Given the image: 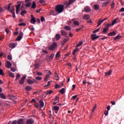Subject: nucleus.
I'll list each match as a JSON object with an SVG mask.
<instances>
[{
  "label": "nucleus",
  "instance_id": "f257e3e1",
  "mask_svg": "<svg viewBox=\"0 0 124 124\" xmlns=\"http://www.w3.org/2000/svg\"><path fill=\"white\" fill-rule=\"evenodd\" d=\"M64 5L62 4H59L56 6L55 7V11L58 13H62L64 10Z\"/></svg>",
  "mask_w": 124,
  "mask_h": 124
},
{
  "label": "nucleus",
  "instance_id": "f03ea898",
  "mask_svg": "<svg viewBox=\"0 0 124 124\" xmlns=\"http://www.w3.org/2000/svg\"><path fill=\"white\" fill-rule=\"evenodd\" d=\"M57 46V44L56 42H54L51 46L48 47V49L51 51L54 50Z\"/></svg>",
  "mask_w": 124,
  "mask_h": 124
},
{
  "label": "nucleus",
  "instance_id": "7ed1b4c3",
  "mask_svg": "<svg viewBox=\"0 0 124 124\" xmlns=\"http://www.w3.org/2000/svg\"><path fill=\"white\" fill-rule=\"evenodd\" d=\"M110 27V25L108 23L107 25L106 26L105 28H104L103 30V31L101 32L102 34H106L107 31H108L109 30V27Z\"/></svg>",
  "mask_w": 124,
  "mask_h": 124
},
{
  "label": "nucleus",
  "instance_id": "20e7f679",
  "mask_svg": "<svg viewBox=\"0 0 124 124\" xmlns=\"http://www.w3.org/2000/svg\"><path fill=\"white\" fill-rule=\"evenodd\" d=\"M23 36V32L21 31L19 34V35L18 36V37L16 38V40L18 41H20L22 39Z\"/></svg>",
  "mask_w": 124,
  "mask_h": 124
},
{
  "label": "nucleus",
  "instance_id": "39448f33",
  "mask_svg": "<svg viewBox=\"0 0 124 124\" xmlns=\"http://www.w3.org/2000/svg\"><path fill=\"white\" fill-rule=\"evenodd\" d=\"M30 22L32 24H35L36 22V20L35 18V17L33 16V15H31V21H30Z\"/></svg>",
  "mask_w": 124,
  "mask_h": 124
},
{
  "label": "nucleus",
  "instance_id": "423d86ee",
  "mask_svg": "<svg viewBox=\"0 0 124 124\" xmlns=\"http://www.w3.org/2000/svg\"><path fill=\"white\" fill-rule=\"evenodd\" d=\"M34 123V121L33 120V119L32 118H31L30 119H28L26 121V124H33Z\"/></svg>",
  "mask_w": 124,
  "mask_h": 124
},
{
  "label": "nucleus",
  "instance_id": "0eeeda50",
  "mask_svg": "<svg viewBox=\"0 0 124 124\" xmlns=\"http://www.w3.org/2000/svg\"><path fill=\"white\" fill-rule=\"evenodd\" d=\"M12 66L11 62L10 61H7V62L5 63V66L7 68H10L11 66Z\"/></svg>",
  "mask_w": 124,
  "mask_h": 124
},
{
  "label": "nucleus",
  "instance_id": "6e6552de",
  "mask_svg": "<svg viewBox=\"0 0 124 124\" xmlns=\"http://www.w3.org/2000/svg\"><path fill=\"white\" fill-rule=\"evenodd\" d=\"M55 38L57 41H59L61 39V34L59 33L56 34V35L55 36Z\"/></svg>",
  "mask_w": 124,
  "mask_h": 124
},
{
  "label": "nucleus",
  "instance_id": "1a4fd4ad",
  "mask_svg": "<svg viewBox=\"0 0 124 124\" xmlns=\"http://www.w3.org/2000/svg\"><path fill=\"white\" fill-rule=\"evenodd\" d=\"M91 39L92 41H94L96 38V34H93L91 35Z\"/></svg>",
  "mask_w": 124,
  "mask_h": 124
},
{
  "label": "nucleus",
  "instance_id": "9d476101",
  "mask_svg": "<svg viewBox=\"0 0 124 124\" xmlns=\"http://www.w3.org/2000/svg\"><path fill=\"white\" fill-rule=\"evenodd\" d=\"M53 109L55 110L56 111L55 112V114H58V112L59 111V110L60 109V107L58 106H54L53 107Z\"/></svg>",
  "mask_w": 124,
  "mask_h": 124
},
{
  "label": "nucleus",
  "instance_id": "9b49d317",
  "mask_svg": "<svg viewBox=\"0 0 124 124\" xmlns=\"http://www.w3.org/2000/svg\"><path fill=\"white\" fill-rule=\"evenodd\" d=\"M84 11L85 12L89 13L91 11V7L89 6H86L84 7Z\"/></svg>",
  "mask_w": 124,
  "mask_h": 124
},
{
  "label": "nucleus",
  "instance_id": "f8f14e48",
  "mask_svg": "<svg viewBox=\"0 0 124 124\" xmlns=\"http://www.w3.org/2000/svg\"><path fill=\"white\" fill-rule=\"evenodd\" d=\"M110 2V0H107V1H105L103 3V4H102V7H106V6H107V5H108V4Z\"/></svg>",
  "mask_w": 124,
  "mask_h": 124
},
{
  "label": "nucleus",
  "instance_id": "ddd939ff",
  "mask_svg": "<svg viewBox=\"0 0 124 124\" xmlns=\"http://www.w3.org/2000/svg\"><path fill=\"white\" fill-rule=\"evenodd\" d=\"M26 77H23L19 81L20 84H24L25 82V79H26Z\"/></svg>",
  "mask_w": 124,
  "mask_h": 124
},
{
  "label": "nucleus",
  "instance_id": "4468645a",
  "mask_svg": "<svg viewBox=\"0 0 124 124\" xmlns=\"http://www.w3.org/2000/svg\"><path fill=\"white\" fill-rule=\"evenodd\" d=\"M122 38V36L120 35H117L114 38V41H118L119 40H120V39H121Z\"/></svg>",
  "mask_w": 124,
  "mask_h": 124
},
{
  "label": "nucleus",
  "instance_id": "2eb2a0df",
  "mask_svg": "<svg viewBox=\"0 0 124 124\" xmlns=\"http://www.w3.org/2000/svg\"><path fill=\"white\" fill-rule=\"evenodd\" d=\"M35 82H37L35 80H32L31 79H29L27 80V82H28V84H34Z\"/></svg>",
  "mask_w": 124,
  "mask_h": 124
},
{
  "label": "nucleus",
  "instance_id": "dca6fc26",
  "mask_svg": "<svg viewBox=\"0 0 124 124\" xmlns=\"http://www.w3.org/2000/svg\"><path fill=\"white\" fill-rule=\"evenodd\" d=\"M96 106H95L93 107V109H92V112H91V115H90V119H92V117H93V113L94 112V110L96 109Z\"/></svg>",
  "mask_w": 124,
  "mask_h": 124
},
{
  "label": "nucleus",
  "instance_id": "f3484780",
  "mask_svg": "<svg viewBox=\"0 0 124 124\" xmlns=\"http://www.w3.org/2000/svg\"><path fill=\"white\" fill-rule=\"evenodd\" d=\"M116 35V32L114 31H112V32H109L108 34V36H114L115 35Z\"/></svg>",
  "mask_w": 124,
  "mask_h": 124
},
{
  "label": "nucleus",
  "instance_id": "a211bd4d",
  "mask_svg": "<svg viewBox=\"0 0 124 124\" xmlns=\"http://www.w3.org/2000/svg\"><path fill=\"white\" fill-rule=\"evenodd\" d=\"M83 19L88 20L90 19V16L89 15H85L83 17Z\"/></svg>",
  "mask_w": 124,
  "mask_h": 124
},
{
  "label": "nucleus",
  "instance_id": "6ab92c4d",
  "mask_svg": "<svg viewBox=\"0 0 124 124\" xmlns=\"http://www.w3.org/2000/svg\"><path fill=\"white\" fill-rule=\"evenodd\" d=\"M64 29H65V30H66L67 31H71L72 30V28L69 26H65L64 27Z\"/></svg>",
  "mask_w": 124,
  "mask_h": 124
},
{
  "label": "nucleus",
  "instance_id": "aec40b11",
  "mask_svg": "<svg viewBox=\"0 0 124 124\" xmlns=\"http://www.w3.org/2000/svg\"><path fill=\"white\" fill-rule=\"evenodd\" d=\"M119 20V18H116L115 19H114V20L112 21V26H114L115 24H117V21Z\"/></svg>",
  "mask_w": 124,
  "mask_h": 124
},
{
  "label": "nucleus",
  "instance_id": "412c9836",
  "mask_svg": "<svg viewBox=\"0 0 124 124\" xmlns=\"http://www.w3.org/2000/svg\"><path fill=\"white\" fill-rule=\"evenodd\" d=\"M60 56H61V53H60V51H59L57 52V53L56 54L55 58L56 59H59Z\"/></svg>",
  "mask_w": 124,
  "mask_h": 124
},
{
  "label": "nucleus",
  "instance_id": "4be33fe9",
  "mask_svg": "<svg viewBox=\"0 0 124 124\" xmlns=\"http://www.w3.org/2000/svg\"><path fill=\"white\" fill-rule=\"evenodd\" d=\"M23 120L22 119H20L19 120H18L17 121V122L16 121V123L17 124H23Z\"/></svg>",
  "mask_w": 124,
  "mask_h": 124
},
{
  "label": "nucleus",
  "instance_id": "5701e85b",
  "mask_svg": "<svg viewBox=\"0 0 124 124\" xmlns=\"http://www.w3.org/2000/svg\"><path fill=\"white\" fill-rule=\"evenodd\" d=\"M36 7V4L35 1H33V3H32V6H31V8L33 9H35Z\"/></svg>",
  "mask_w": 124,
  "mask_h": 124
},
{
  "label": "nucleus",
  "instance_id": "b1692460",
  "mask_svg": "<svg viewBox=\"0 0 124 124\" xmlns=\"http://www.w3.org/2000/svg\"><path fill=\"white\" fill-rule=\"evenodd\" d=\"M16 46V44L15 43H11L10 44H9V47L10 48H15Z\"/></svg>",
  "mask_w": 124,
  "mask_h": 124
},
{
  "label": "nucleus",
  "instance_id": "393cba45",
  "mask_svg": "<svg viewBox=\"0 0 124 124\" xmlns=\"http://www.w3.org/2000/svg\"><path fill=\"white\" fill-rule=\"evenodd\" d=\"M76 0H69V2L67 4V6H69L70 4L73 3Z\"/></svg>",
  "mask_w": 124,
  "mask_h": 124
},
{
  "label": "nucleus",
  "instance_id": "a878e982",
  "mask_svg": "<svg viewBox=\"0 0 124 124\" xmlns=\"http://www.w3.org/2000/svg\"><path fill=\"white\" fill-rule=\"evenodd\" d=\"M39 104L41 108H43L44 106V102L43 100H40Z\"/></svg>",
  "mask_w": 124,
  "mask_h": 124
},
{
  "label": "nucleus",
  "instance_id": "bb28decb",
  "mask_svg": "<svg viewBox=\"0 0 124 124\" xmlns=\"http://www.w3.org/2000/svg\"><path fill=\"white\" fill-rule=\"evenodd\" d=\"M0 96L1 98L3 99H6V96L5 95V94L3 93H0Z\"/></svg>",
  "mask_w": 124,
  "mask_h": 124
},
{
  "label": "nucleus",
  "instance_id": "cd10ccee",
  "mask_svg": "<svg viewBox=\"0 0 124 124\" xmlns=\"http://www.w3.org/2000/svg\"><path fill=\"white\" fill-rule=\"evenodd\" d=\"M112 72V71H111V70H110L109 71L106 73L105 76H110Z\"/></svg>",
  "mask_w": 124,
  "mask_h": 124
},
{
  "label": "nucleus",
  "instance_id": "c85d7f7f",
  "mask_svg": "<svg viewBox=\"0 0 124 124\" xmlns=\"http://www.w3.org/2000/svg\"><path fill=\"white\" fill-rule=\"evenodd\" d=\"M61 34L62 36H66L67 35V33L65 31L62 30L61 31Z\"/></svg>",
  "mask_w": 124,
  "mask_h": 124
},
{
  "label": "nucleus",
  "instance_id": "c756f323",
  "mask_svg": "<svg viewBox=\"0 0 124 124\" xmlns=\"http://www.w3.org/2000/svg\"><path fill=\"white\" fill-rule=\"evenodd\" d=\"M83 28H84V25H82V26H80L79 28H77L76 29V31L77 32H79L80 31V30H81Z\"/></svg>",
  "mask_w": 124,
  "mask_h": 124
},
{
  "label": "nucleus",
  "instance_id": "7c9ffc66",
  "mask_svg": "<svg viewBox=\"0 0 124 124\" xmlns=\"http://www.w3.org/2000/svg\"><path fill=\"white\" fill-rule=\"evenodd\" d=\"M73 24L77 26H79V22L78 21H74L73 22Z\"/></svg>",
  "mask_w": 124,
  "mask_h": 124
},
{
  "label": "nucleus",
  "instance_id": "2f4dec72",
  "mask_svg": "<svg viewBox=\"0 0 124 124\" xmlns=\"http://www.w3.org/2000/svg\"><path fill=\"white\" fill-rule=\"evenodd\" d=\"M32 89V88L31 86H27L26 88V90L27 91H30Z\"/></svg>",
  "mask_w": 124,
  "mask_h": 124
},
{
  "label": "nucleus",
  "instance_id": "473e14b6",
  "mask_svg": "<svg viewBox=\"0 0 124 124\" xmlns=\"http://www.w3.org/2000/svg\"><path fill=\"white\" fill-rule=\"evenodd\" d=\"M50 78V75L47 74L46 75V77L45 78L44 81H46L47 79Z\"/></svg>",
  "mask_w": 124,
  "mask_h": 124
},
{
  "label": "nucleus",
  "instance_id": "72a5a7b5",
  "mask_svg": "<svg viewBox=\"0 0 124 124\" xmlns=\"http://www.w3.org/2000/svg\"><path fill=\"white\" fill-rule=\"evenodd\" d=\"M55 77L56 80H59V77L56 72H55Z\"/></svg>",
  "mask_w": 124,
  "mask_h": 124
},
{
  "label": "nucleus",
  "instance_id": "f704fd0d",
  "mask_svg": "<svg viewBox=\"0 0 124 124\" xmlns=\"http://www.w3.org/2000/svg\"><path fill=\"white\" fill-rule=\"evenodd\" d=\"M78 48H76L73 51V55H75L77 52L78 51Z\"/></svg>",
  "mask_w": 124,
  "mask_h": 124
},
{
  "label": "nucleus",
  "instance_id": "c9c22d12",
  "mask_svg": "<svg viewBox=\"0 0 124 124\" xmlns=\"http://www.w3.org/2000/svg\"><path fill=\"white\" fill-rule=\"evenodd\" d=\"M94 8L95 10H98V9H99V7L98 6V5L97 4H94Z\"/></svg>",
  "mask_w": 124,
  "mask_h": 124
},
{
  "label": "nucleus",
  "instance_id": "e433bc0d",
  "mask_svg": "<svg viewBox=\"0 0 124 124\" xmlns=\"http://www.w3.org/2000/svg\"><path fill=\"white\" fill-rule=\"evenodd\" d=\"M55 56V54L54 53H52L51 54L50 56H49V58L50 60H52Z\"/></svg>",
  "mask_w": 124,
  "mask_h": 124
},
{
  "label": "nucleus",
  "instance_id": "4c0bfd02",
  "mask_svg": "<svg viewBox=\"0 0 124 124\" xmlns=\"http://www.w3.org/2000/svg\"><path fill=\"white\" fill-rule=\"evenodd\" d=\"M26 13H27V11L26 10H23L21 12V15H22V16H24V14H26Z\"/></svg>",
  "mask_w": 124,
  "mask_h": 124
},
{
  "label": "nucleus",
  "instance_id": "58836bf2",
  "mask_svg": "<svg viewBox=\"0 0 124 124\" xmlns=\"http://www.w3.org/2000/svg\"><path fill=\"white\" fill-rule=\"evenodd\" d=\"M100 29H101V28H98V29H96V30L93 31V33H97V32H98V31H99V30H100Z\"/></svg>",
  "mask_w": 124,
  "mask_h": 124
},
{
  "label": "nucleus",
  "instance_id": "ea45409f",
  "mask_svg": "<svg viewBox=\"0 0 124 124\" xmlns=\"http://www.w3.org/2000/svg\"><path fill=\"white\" fill-rule=\"evenodd\" d=\"M35 79L38 81H40L42 79V78L40 77H37L36 78H35Z\"/></svg>",
  "mask_w": 124,
  "mask_h": 124
},
{
  "label": "nucleus",
  "instance_id": "a19ab883",
  "mask_svg": "<svg viewBox=\"0 0 124 124\" xmlns=\"http://www.w3.org/2000/svg\"><path fill=\"white\" fill-rule=\"evenodd\" d=\"M53 93V91H46V95H49V94H51L52 93Z\"/></svg>",
  "mask_w": 124,
  "mask_h": 124
},
{
  "label": "nucleus",
  "instance_id": "79ce46f5",
  "mask_svg": "<svg viewBox=\"0 0 124 124\" xmlns=\"http://www.w3.org/2000/svg\"><path fill=\"white\" fill-rule=\"evenodd\" d=\"M9 74L10 77H11L13 78H15V75L13 73H11V72H10Z\"/></svg>",
  "mask_w": 124,
  "mask_h": 124
},
{
  "label": "nucleus",
  "instance_id": "37998d69",
  "mask_svg": "<svg viewBox=\"0 0 124 124\" xmlns=\"http://www.w3.org/2000/svg\"><path fill=\"white\" fill-rule=\"evenodd\" d=\"M69 39V37L67 36L64 38L63 41L66 43Z\"/></svg>",
  "mask_w": 124,
  "mask_h": 124
},
{
  "label": "nucleus",
  "instance_id": "c03bdc74",
  "mask_svg": "<svg viewBox=\"0 0 124 124\" xmlns=\"http://www.w3.org/2000/svg\"><path fill=\"white\" fill-rule=\"evenodd\" d=\"M102 22L101 21V19H99L98 21V25H97V27H99L101 24H102Z\"/></svg>",
  "mask_w": 124,
  "mask_h": 124
},
{
  "label": "nucleus",
  "instance_id": "a18cd8bd",
  "mask_svg": "<svg viewBox=\"0 0 124 124\" xmlns=\"http://www.w3.org/2000/svg\"><path fill=\"white\" fill-rule=\"evenodd\" d=\"M31 2H29L28 3H27L25 4V6L26 7H30V6H31Z\"/></svg>",
  "mask_w": 124,
  "mask_h": 124
},
{
  "label": "nucleus",
  "instance_id": "49530a36",
  "mask_svg": "<svg viewBox=\"0 0 124 124\" xmlns=\"http://www.w3.org/2000/svg\"><path fill=\"white\" fill-rule=\"evenodd\" d=\"M60 91L61 93L64 94L65 91L64 88H62L61 90H60Z\"/></svg>",
  "mask_w": 124,
  "mask_h": 124
},
{
  "label": "nucleus",
  "instance_id": "de8ad7c7",
  "mask_svg": "<svg viewBox=\"0 0 124 124\" xmlns=\"http://www.w3.org/2000/svg\"><path fill=\"white\" fill-rule=\"evenodd\" d=\"M114 4H115V3L114 2V1L111 3V9H113V8H114Z\"/></svg>",
  "mask_w": 124,
  "mask_h": 124
},
{
  "label": "nucleus",
  "instance_id": "09e8293b",
  "mask_svg": "<svg viewBox=\"0 0 124 124\" xmlns=\"http://www.w3.org/2000/svg\"><path fill=\"white\" fill-rule=\"evenodd\" d=\"M0 75L1 76H4V74L3 72V71L2 70V69H0Z\"/></svg>",
  "mask_w": 124,
  "mask_h": 124
},
{
  "label": "nucleus",
  "instance_id": "8fccbe9b",
  "mask_svg": "<svg viewBox=\"0 0 124 124\" xmlns=\"http://www.w3.org/2000/svg\"><path fill=\"white\" fill-rule=\"evenodd\" d=\"M15 7L14 6H13L12 7V9H11V10L10 11V12H15Z\"/></svg>",
  "mask_w": 124,
  "mask_h": 124
},
{
  "label": "nucleus",
  "instance_id": "3c124183",
  "mask_svg": "<svg viewBox=\"0 0 124 124\" xmlns=\"http://www.w3.org/2000/svg\"><path fill=\"white\" fill-rule=\"evenodd\" d=\"M19 26H25L26 23H21L19 24Z\"/></svg>",
  "mask_w": 124,
  "mask_h": 124
},
{
  "label": "nucleus",
  "instance_id": "603ef678",
  "mask_svg": "<svg viewBox=\"0 0 124 124\" xmlns=\"http://www.w3.org/2000/svg\"><path fill=\"white\" fill-rule=\"evenodd\" d=\"M83 44V42H79L77 45V47H79L81 46V45Z\"/></svg>",
  "mask_w": 124,
  "mask_h": 124
},
{
  "label": "nucleus",
  "instance_id": "864d4df0",
  "mask_svg": "<svg viewBox=\"0 0 124 124\" xmlns=\"http://www.w3.org/2000/svg\"><path fill=\"white\" fill-rule=\"evenodd\" d=\"M40 20L41 22H43L45 20V19L44 16H41Z\"/></svg>",
  "mask_w": 124,
  "mask_h": 124
},
{
  "label": "nucleus",
  "instance_id": "5fc2aeb1",
  "mask_svg": "<svg viewBox=\"0 0 124 124\" xmlns=\"http://www.w3.org/2000/svg\"><path fill=\"white\" fill-rule=\"evenodd\" d=\"M8 59L9 60L11 61L12 60V55H9L8 56Z\"/></svg>",
  "mask_w": 124,
  "mask_h": 124
},
{
  "label": "nucleus",
  "instance_id": "6e6d98bb",
  "mask_svg": "<svg viewBox=\"0 0 124 124\" xmlns=\"http://www.w3.org/2000/svg\"><path fill=\"white\" fill-rule=\"evenodd\" d=\"M10 69L11 71L13 72H15L16 71V69L15 68H13V67H12Z\"/></svg>",
  "mask_w": 124,
  "mask_h": 124
},
{
  "label": "nucleus",
  "instance_id": "4d7b16f0",
  "mask_svg": "<svg viewBox=\"0 0 124 124\" xmlns=\"http://www.w3.org/2000/svg\"><path fill=\"white\" fill-rule=\"evenodd\" d=\"M37 75H38L39 76H41L43 75V74L40 72H37Z\"/></svg>",
  "mask_w": 124,
  "mask_h": 124
},
{
  "label": "nucleus",
  "instance_id": "13d9d810",
  "mask_svg": "<svg viewBox=\"0 0 124 124\" xmlns=\"http://www.w3.org/2000/svg\"><path fill=\"white\" fill-rule=\"evenodd\" d=\"M34 106H35V108H38L39 106V104L38 103H35Z\"/></svg>",
  "mask_w": 124,
  "mask_h": 124
},
{
  "label": "nucleus",
  "instance_id": "bf43d9fd",
  "mask_svg": "<svg viewBox=\"0 0 124 124\" xmlns=\"http://www.w3.org/2000/svg\"><path fill=\"white\" fill-rule=\"evenodd\" d=\"M39 2L41 3H46V0H39Z\"/></svg>",
  "mask_w": 124,
  "mask_h": 124
},
{
  "label": "nucleus",
  "instance_id": "052dcab7",
  "mask_svg": "<svg viewBox=\"0 0 124 124\" xmlns=\"http://www.w3.org/2000/svg\"><path fill=\"white\" fill-rule=\"evenodd\" d=\"M39 68V64H35V68L38 69Z\"/></svg>",
  "mask_w": 124,
  "mask_h": 124
},
{
  "label": "nucleus",
  "instance_id": "680f3d73",
  "mask_svg": "<svg viewBox=\"0 0 124 124\" xmlns=\"http://www.w3.org/2000/svg\"><path fill=\"white\" fill-rule=\"evenodd\" d=\"M77 97H78V95H74V96H72V100H75V99H76Z\"/></svg>",
  "mask_w": 124,
  "mask_h": 124
},
{
  "label": "nucleus",
  "instance_id": "e2e57ef3",
  "mask_svg": "<svg viewBox=\"0 0 124 124\" xmlns=\"http://www.w3.org/2000/svg\"><path fill=\"white\" fill-rule=\"evenodd\" d=\"M21 6V4H19L18 5L16 6V9L19 10Z\"/></svg>",
  "mask_w": 124,
  "mask_h": 124
},
{
  "label": "nucleus",
  "instance_id": "0e129e2a",
  "mask_svg": "<svg viewBox=\"0 0 124 124\" xmlns=\"http://www.w3.org/2000/svg\"><path fill=\"white\" fill-rule=\"evenodd\" d=\"M11 3H10L8 5V10L10 12V10H11Z\"/></svg>",
  "mask_w": 124,
  "mask_h": 124
},
{
  "label": "nucleus",
  "instance_id": "69168bd1",
  "mask_svg": "<svg viewBox=\"0 0 124 124\" xmlns=\"http://www.w3.org/2000/svg\"><path fill=\"white\" fill-rule=\"evenodd\" d=\"M11 13H12V14L13 15V17L15 18L16 17L15 12H11Z\"/></svg>",
  "mask_w": 124,
  "mask_h": 124
},
{
  "label": "nucleus",
  "instance_id": "338daca9",
  "mask_svg": "<svg viewBox=\"0 0 124 124\" xmlns=\"http://www.w3.org/2000/svg\"><path fill=\"white\" fill-rule=\"evenodd\" d=\"M59 101V97L58 96H56L55 98V101Z\"/></svg>",
  "mask_w": 124,
  "mask_h": 124
},
{
  "label": "nucleus",
  "instance_id": "774afa93",
  "mask_svg": "<svg viewBox=\"0 0 124 124\" xmlns=\"http://www.w3.org/2000/svg\"><path fill=\"white\" fill-rule=\"evenodd\" d=\"M20 77V75L19 74H17L16 77V79H18Z\"/></svg>",
  "mask_w": 124,
  "mask_h": 124
}]
</instances>
